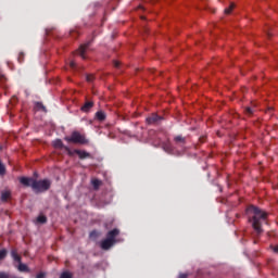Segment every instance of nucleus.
<instances>
[{"instance_id": "obj_1", "label": "nucleus", "mask_w": 278, "mask_h": 278, "mask_svg": "<svg viewBox=\"0 0 278 278\" xmlns=\"http://www.w3.org/2000/svg\"><path fill=\"white\" fill-rule=\"evenodd\" d=\"M249 222L251 223L254 231L260 236L264 230L262 229V223L266 222L268 214L256 206H250L247 210Z\"/></svg>"}, {"instance_id": "obj_2", "label": "nucleus", "mask_w": 278, "mask_h": 278, "mask_svg": "<svg viewBox=\"0 0 278 278\" xmlns=\"http://www.w3.org/2000/svg\"><path fill=\"white\" fill-rule=\"evenodd\" d=\"M20 182L23 186H30L35 192H46V190L51 188V181L49 179L34 180V178L22 177L20 178Z\"/></svg>"}, {"instance_id": "obj_3", "label": "nucleus", "mask_w": 278, "mask_h": 278, "mask_svg": "<svg viewBox=\"0 0 278 278\" xmlns=\"http://www.w3.org/2000/svg\"><path fill=\"white\" fill-rule=\"evenodd\" d=\"M121 233V230L113 229L108 232L106 238L100 242V247L103 251H109L114 244H116V237Z\"/></svg>"}, {"instance_id": "obj_4", "label": "nucleus", "mask_w": 278, "mask_h": 278, "mask_svg": "<svg viewBox=\"0 0 278 278\" xmlns=\"http://www.w3.org/2000/svg\"><path fill=\"white\" fill-rule=\"evenodd\" d=\"M67 142H74L75 144H88V139L86 136L81 135L79 131H74L70 137H65Z\"/></svg>"}, {"instance_id": "obj_5", "label": "nucleus", "mask_w": 278, "mask_h": 278, "mask_svg": "<svg viewBox=\"0 0 278 278\" xmlns=\"http://www.w3.org/2000/svg\"><path fill=\"white\" fill-rule=\"evenodd\" d=\"M11 256L13 257L14 262H17V269L20 270V273H27V270H29V268L25 264L21 263V255H18V252L16 250H12Z\"/></svg>"}, {"instance_id": "obj_6", "label": "nucleus", "mask_w": 278, "mask_h": 278, "mask_svg": "<svg viewBox=\"0 0 278 278\" xmlns=\"http://www.w3.org/2000/svg\"><path fill=\"white\" fill-rule=\"evenodd\" d=\"M75 153L76 155H78L80 160H86L87 157H90V153L84 150H74V151L68 150L70 155H75Z\"/></svg>"}, {"instance_id": "obj_7", "label": "nucleus", "mask_w": 278, "mask_h": 278, "mask_svg": "<svg viewBox=\"0 0 278 278\" xmlns=\"http://www.w3.org/2000/svg\"><path fill=\"white\" fill-rule=\"evenodd\" d=\"M86 49H88V45H83L77 50L78 55H80L83 58V60H86V55L84 54V53H86Z\"/></svg>"}, {"instance_id": "obj_8", "label": "nucleus", "mask_w": 278, "mask_h": 278, "mask_svg": "<svg viewBox=\"0 0 278 278\" xmlns=\"http://www.w3.org/2000/svg\"><path fill=\"white\" fill-rule=\"evenodd\" d=\"M160 121V116H157L156 114H153L152 116L147 118V123H149L150 125L153 123H157Z\"/></svg>"}, {"instance_id": "obj_9", "label": "nucleus", "mask_w": 278, "mask_h": 278, "mask_svg": "<svg viewBox=\"0 0 278 278\" xmlns=\"http://www.w3.org/2000/svg\"><path fill=\"white\" fill-rule=\"evenodd\" d=\"M12 193L8 190L2 191L1 193V200L2 201H9Z\"/></svg>"}, {"instance_id": "obj_10", "label": "nucleus", "mask_w": 278, "mask_h": 278, "mask_svg": "<svg viewBox=\"0 0 278 278\" xmlns=\"http://www.w3.org/2000/svg\"><path fill=\"white\" fill-rule=\"evenodd\" d=\"M93 103L92 102H86L84 106H81L83 112H90Z\"/></svg>"}, {"instance_id": "obj_11", "label": "nucleus", "mask_w": 278, "mask_h": 278, "mask_svg": "<svg viewBox=\"0 0 278 278\" xmlns=\"http://www.w3.org/2000/svg\"><path fill=\"white\" fill-rule=\"evenodd\" d=\"M91 184L96 190H99V187L101 186V180L94 178L91 180Z\"/></svg>"}, {"instance_id": "obj_12", "label": "nucleus", "mask_w": 278, "mask_h": 278, "mask_svg": "<svg viewBox=\"0 0 278 278\" xmlns=\"http://www.w3.org/2000/svg\"><path fill=\"white\" fill-rule=\"evenodd\" d=\"M36 220H37V223H39L40 225H45V223H47V216H45V215H39Z\"/></svg>"}, {"instance_id": "obj_13", "label": "nucleus", "mask_w": 278, "mask_h": 278, "mask_svg": "<svg viewBox=\"0 0 278 278\" xmlns=\"http://www.w3.org/2000/svg\"><path fill=\"white\" fill-rule=\"evenodd\" d=\"M60 278H73V274L66 270L61 274Z\"/></svg>"}, {"instance_id": "obj_14", "label": "nucleus", "mask_w": 278, "mask_h": 278, "mask_svg": "<svg viewBox=\"0 0 278 278\" xmlns=\"http://www.w3.org/2000/svg\"><path fill=\"white\" fill-rule=\"evenodd\" d=\"M97 118H98V121H105V113H103V112H98L97 113Z\"/></svg>"}, {"instance_id": "obj_15", "label": "nucleus", "mask_w": 278, "mask_h": 278, "mask_svg": "<svg viewBox=\"0 0 278 278\" xmlns=\"http://www.w3.org/2000/svg\"><path fill=\"white\" fill-rule=\"evenodd\" d=\"M233 8H236V4L231 3L228 9H225V14H231Z\"/></svg>"}, {"instance_id": "obj_16", "label": "nucleus", "mask_w": 278, "mask_h": 278, "mask_svg": "<svg viewBox=\"0 0 278 278\" xmlns=\"http://www.w3.org/2000/svg\"><path fill=\"white\" fill-rule=\"evenodd\" d=\"M36 110H42L45 112V105H42V103L37 102L35 105Z\"/></svg>"}, {"instance_id": "obj_17", "label": "nucleus", "mask_w": 278, "mask_h": 278, "mask_svg": "<svg viewBox=\"0 0 278 278\" xmlns=\"http://www.w3.org/2000/svg\"><path fill=\"white\" fill-rule=\"evenodd\" d=\"M5 255H8L7 250H0V260H4Z\"/></svg>"}, {"instance_id": "obj_18", "label": "nucleus", "mask_w": 278, "mask_h": 278, "mask_svg": "<svg viewBox=\"0 0 278 278\" xmlns=\"http://www.w3.org/2000/svg\"><path fill=\"white\" fill-rule=\"evenodd\" d=\"M5 174V166H3L0 162V175H4Z\"/></svg>"}, {"instance_id": "obj_19", "label": "nucleus", "mask_w": 278, "mask_h": 278, "mask_svg": "<svg viewBox=\"0 0 278 278\" xmlns=\"http://www.w3.org/2000/svg\"><path fill=\"white\" fill-rule=\"evenodd\" d=\"M54 147H62V140H55L54 141Z\"/></svg>"}, {"instance_id": "obj_20", "label": "nucleus", "mask_w": 278, "mask_h": 278, "mask_svg": "<svg viewBox=\"0 0 278 278\" xmlns=\"http://www.w3.org/2000/svg\"><path fill=\"white\" fill-rule=\"evenodd\" d=\"M175 141L176 142H184V137H181V136L176 137Z\"/></svg>"}, {"instance_id": "obj_21", "label": "nucleus", "mask_w": 278, "mask_h": 278, "mask_svg": "<svg viewBox=\"0 0 278 278\" xmlns=\"http://www.w3.org/2000/svg\"><path fill=\"white\" fill-rule=\"evenodd\" d=\"M245 113L251 115V114H253V110L251 108H247L245 109Z\"/></svg>"}, {"instance_id": "obj_22", "label": "nucleus", "mask_w": 278, "mask_h": 278, "mask_svg": "<svg viewBox=\"0 0 278 278\" xmlns=\"http://www.w3.org/2000/svg\"><path fill=\"white\" fill-rule=\"evenodd\" d=\"M93 79H94V76L92 75L87 76V81H92Z\"/></svg>"}, {"instance_id": "obj_23", "label": "nucleus", "mask_w": 278, "mask_h": 278, "mask_svg": "<svg viewBox=\"0 0 278 278\" xmlns=\"http://www.w3.org/2000/svg\"><path fill=\"white\" fill-rule=\"evenodd\" d=\"M75 65H76L75 61H71V62H70L71 68H75Z\"/></svg>"}, {"instance_id": "obj_24", "label": "nucleus", "mask_w": 278, "mask_h": 278, "mask_svg": "<svg viewBox=\"0 0 278 278\" xmlns=\"http://www.w3.org/2000/svg\"><path fill=\"white\" fill-rule=\"evenodd\" d=\"M274 253H278V245L271 247Z\"/></svg>"}, {"instance_id": "obj_25", "label": "nucleus", "mask_w": 278, "mask_h": 278, "mask_svg": "<svg viewBox=\"0 0 278 278\" xmlns=\"http://www.w3.org/2000/svg\"><path fill=\"white\" fill-rule=\"evenodd\" d=\"M37 278H45V274H43V273H39V274L37 275Z\"/></svg>"}, {"instance_id": "obj_26", "label": "nucleus", "mask_w": 278, "mask_h": 278, "mask_svg": "<svg viewBox=\"0 0 278 278\" xmlns=\"http://www.w3.org/2000/svg\"><path fill=\"white\" fill-rule=\"evenodd\" d=\"M179 278H188V274H180Z\"/></svg>"}, {"instance_id": "obj_27", "label": "nucleus", "mask_w": 278, "mask_h": 278, "mask_svg": "<svg viewBox=\"0 0 278 278\" xmlns=\"http://www.w3.org/2000/svg\"><path fill=\"white\" fill-rule=\"evenodd\" d=\"M91 236V238H94L97 235H90Z\"/></svg>"}, {"instance_id": "obj_28", "label": "nucleus", "mask_w": 278, "mask_h": 278, "mask_svg": "<svg viewBox=\"0 0 278 278\" xmlns=\"http://www.w3.org/2000/svg\"><path fill=\"white\" fill-rule=\"evenodd\" d=\"M115 66H118V62H115Z\"/></svg>"}, {"instance_id": "obj_29", "label": "nucleus", "mask_w": 278, "mask_h": 278, "mask_svg": "<svg viewBox=\"0 0 278 278\" xmlns=\"http://www.w3.org/2000/svg\"><path fill=\"white\" fill-rule=\"evenodd\" d=\"M1 79H3V76H0V81H1Z\"/></svg>"}]
</instances>
